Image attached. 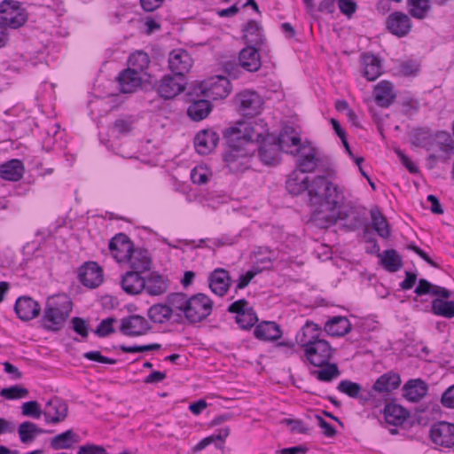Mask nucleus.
Returning a JSON list of instances; mask_svg holds the SVG:
<instances>
[{"label":"nucleus","instance_id":"nucleus-63","mask_svg":"<svg viewBox=\"0 0 454 454\" xmlns=\"http://www.w3.org/2000/svg\"><path fill=\"white\" fill-rule=\"evenodd\" d=\"M77 454H107V452L103 446L95 444H85L80 446Z\"/></svg>","mask_w":454,"mask_h":454},{"label":"nucleus","instance_id":"nucleus-39","mask_svg":"<svg viewBox=\"0 0 454 454\" xmlns=\"http://www.w3.org/2000/svg\"><path fill=\"white\" fill-rule=\"evenodd\" d=\"M301 174L297 170L293 171L286 180V190L292 196H301L305 192L309 195L308 177L301 176Z\"/></svg>","mask_w":454,"mask_h":454},{"label":"nucleus","instance_id":"nucleus-1","mask_svg":"<svg viewBox=\"0 0 454 454\" xmlns=\"http://www.w3.org/2000/svg\"><path fill=\"white\" fill-rule=\"evenodd\" d=\"M264 127L259 123L239 121L226 131L228 145L223 153L225 166L232 173H239L248 169L257 141L262 137Z\"/></svg>","mask_w":454,"mask_h":454},{"label":"nucleus","instance_id":"nucleus-5","mask_svg":"<svg viewBox=\"0 0 454 454\" xmlns=\"http://www.w3.org/2000/svg\"><path fill=\"white\" fill-rule=\"evenodd\" d=\"M424 146L434 160H446L454 154V139L445 131H438L428 137Z\"/></svg>","mask_w":454,"mask_h":454},{"label":"nucleus","instance_id":"nucleus-30","mask_svg":"<svg viewBox=\"0 0 454 454\" xmlns=\"http://www.w3.org/2000/svg\"><path fill=\"white\" fill-rule=\"evenodd\" d=\"M145 291L150 296H160L167 293L168 281L157 272H151L144 278Z\"/></svg>","mask_w":454,"mask_h":454},{"label":"nucleus","instance_id":"nucleus-12","mask_svg":"<svg viewBox=\"0 0 454 454\" xmlns=\"http://www.w3.org/2000/svg\"><path fill=\"white\" fill-rule=\"evenodd\" d=\"M228 311L236 314V323L241 329H249L258 321L254 309L248 306L246 299H240L232 302Z\"/></svg>","mask_w":454,"mask_h":454},{"label":"nucleus","instance_id":"nucleus-29","mask_svg":"<svg viewBox=\"0 0 454 454\" xmlns=\"http://www.w3.org/2000/svg\"><path fill=\"white\" fill-rule=\"evenodd\" d=\"M176 309L169 301V294L166 297V303L152 305L148 309L149 318L156 324H163L169 321Z\"/></svg>","mask_w":454,"mask_h":454},{"label":"nucleus","instance_id":"nucleus-62","mask_svg":"<svg viewBox=\"0 0 454 454\" xmlns=\"http://www.w3.org/2000/svg\"><path fill=\"white\" fill-rule=\"evenodd\" d=\"M340 11L347 17H351L356 11L357 5L354 0H338Z\"/></svg>","mask_w":454,"mask_h":454},{"label":"nucleus","instance_id":"nucleus-53","mask_svg":"<svg viewBox=\"0 0 454 454\" xmlns=\"http://www.w3.org/2000/svg\"><path fill=\"white\" fill-rule=\"evenodd\" d=\"M148 64L149 57L144 51H137L131 54L129 58V68L136 71L137 70L138 73H141L144 69H145Z\"/></svg>","mask_w":454,"mask_h":454},{"label":"nucleus","instance_id":"nucleus-22","mask_svg":"<svg viewBox=\"0 0 454 454\" xmlns=\"http://www.w3.org/2000/svg\"><path fill=\"white\" fill-rule=\"evenodd\" d=\"M337 389L350 398L358 399L359 403L362 404L375 399V395H372V391L363 390L359 383L348 380L340 381Z\"/></svg>","mask_w":454,"mask_h":454},{"label":"nucleus","instance_id":"nucleus-64","mask_svg":"<svg viewBox=\"0 0 454 454\" xmlns=\"http://www.w3.org/2000/svg\"><path fill=\"white\" fill-rule=\"evenodd\" d=\"M441 403L446 408L454 409V385L443 392Z\"/></svg>","mask_w":454,"mask_h":454},{"label":"nucleus","instance_id":"nucleus-55","mask_svg":"<svg viewBox=\"0 0 454 454\" xmlns=\"http://www.w3.org/2000/svg\"><path fill=\"white\" fill-rule=\"evenodd\" d=\"M0 395L8 400L21 399L27 396L28 390L21 386L15 385L3 388Z\"/></svg>","mask_w":454,"mask_h":454},{"label":"nucleus","instance_id":"nucleus-45","mask_svg":"<svg viewBox=\"0 0 454 454\" xmlns=\"http://www.w3.org/2000/svg\"><path fill=\"white\" fill-rule=\"evenodd\" d=\"M210 112L211 104L206 99L195 100L187 109V114L189 117L197 121L205 119Z\"/></svg>","mask_w":454,"mask_h":454},{"label":"nucleus","instance_id":"nucleus-31","mask_svg":"<svg viewBox=\"0 0 454 454\" xmlns=\"http://www.w3.org/2000/svg\"><path fill=\"white\" fill-rule=\"evenodd\" d=\"M126 262L129 264L131 270L145 272L151 270L152 259L145 249L133 248Z\"/></svg>","mask_w":454,"mask_h":454},{"label":"nucleus","instance_id":"nucleus-23","mask_svg":"<svg viewBox=\"0 0 454 454\" xmlns=\"http://www.w3.org/2000/svg\"><path fill=\"white\" fill-rule=\"evenodd\" d=\"M387 27L393 35L403 37L411 31V21L407 14L395 12L387 17Z\"/></svg>","mask_w":454,"mask_h":454},{"label":"nucleus","instance_id":"nucleus-48","mask_svg":"<svg viewBox=\"0 0 454 454\" xmlns=\"http://www.w3.org/2000/svg\"><path fill=\"white\" fill-rule=\"evenodd\" d=\"M379 256L380 257L381 264L390 272H395L403 267L402 257L395 249L385 250L383 254L381 255L379 254Z\"/></svg>","mask_w":454,"mask_h":454},{"label":"nucleus","instance_id":"nucleus-42","mask_svg":"<svg viewBox=\"0 0 454 454\" xmlns=\"http://www.w3.org/2000/svg\"><path fill=\"white\" fill-rule=\"evenodd\" d=\"M79 442V436L72 430H67L51 439L50 445L53 450L71 449Z\"/></svg>","mask_w":454,"mask_h":454},{"label":"nucleus","instance_id":"nucleus-37","mask_svg":"<svg viewBox=\"0 0 454 454\" xmlns=\"http://www.w3.org/2000/svg\"><path fill=\"white\" fill-rule=\"evenodd\" d=\"M118 81L121 92L132 93L141 85L142 78L137 70L128 68L120 74Z\"/></svg>","mask_w":454,"mask_h":454},{"label":"nucleus","instance_id":"nucleus-21","mask_svg":"<svg viewBox=\"0 0 454 454\" xmlns=\"http://www.w3.org/2000/svg\"><path fill=\"white\" fill-rule=\"evenodd\" d=\"M41 309L40 304L29 296L19 297L14 305V310L22 321H30L37 317Z\"/></svg>","mask_w":454,"mask_h":454},{"label":"nucleus","instance_id":"nucleus-61","mask_svg":"<svg viewBox=\"0 0 454 454\" xmlns=\"http://www.w3.org/2000/svg\"><path fill=\"white\" fill-rule=\"evenodd\" d=\"M114 322V318L108 317L102 320L98 325L97 329L94 331L95 334L99 337H106L110 333L114 332L113 327V323Z\"/></svg>","mask_w":454,"mask_h":454},{"label":"nucleus","instance_id":"nucleus-28","mask_svg":"<svg viewBox=\"0 0 454 454\" xmlns=\"http://www.w3.org/2000/svg\"><path fill=\"white\" fill-rule=\"evenodd\" d=\"M145 277L141 276V272L129 270L121 276V286L122 290L130 295H137L143 292L145 288Z\"/></svg>","mask_w":454,"mask_h":454},{"label":"nucleus","instance_id":"nucleus-52","mask_svg":"<svg viewBox=\"0 0 454 454\" xmlns=\"http://www.w3.org/2000/svg\"><path fill=\"white\" fill-rule=\"evenodd\" d=\"M317 379L320 381H332L340 376V372L336 364H329V362L322 366V369L314 372Z\"/></svg>","mask_w":454,"mask_h":454},{"label":"nucleus","instance_id":"nucleus-7","mask_svg":"<svg viewBox=\"0 0 454 454\" xmlns=\"http://www.w3.org/2000/svg\"><path fill=\"white\" fill-rule=\"evenodd\" d=\"M0 17L2 23L11 28H19L27 20V13L22 8L20 2L14 0H4L0 4Z\"/></svg>","mask_w":454,"mask_h":454},{"label":"nucleus","instance_id":"nucleus-9","mask_svg":"<svg viewBox=\"0 0 454 454\" xmlns=\"http://www.w3.org/2000/svg\"><path fill=\"white\" fill-rule=\"evenodd\" d=\"M254 145L258 149V156L262 163L265 165H275L278 161L279 150H281L277 145L276 137L268 133L264 128V133L262 137L259 138V141L254 137Z\"/></svg>","mask_w":454,"mask_h":454},{"label":"nucleus","instance_id":"nucleus-2","mask_svg":"<svg viewBox=\"0 0 454 454\" xmlns=\"http://www.w3.org/2000/svg\"><path fill=\"white\" fill-rule=\"evenodd\" d=\"M320 335L321 328L309 321L296 334V341L302 348L306 360L316 367L326 364L335 352L331 344Z\"/></svg>","mask_w":454,"mask_h":454},{"label":"nucleus","instance_id":"nucleus-17","mask_svg":"<svg viewBox=\"0 0 454 454\" xmlns=\"http://www.w3.org/2000/svg\"><path fill=\"white\" fill-rule=\"evenodd\" d=\"M68 412L67 403L60 398L50 399L43 410V415L48 424H57L66 419Z\"/></svg>","mask_w":454,"mask_h":454},{"label":"nucleus","instance_id":"nucleus-26","mask_svg":"<svg viewBox=\"0 0 454 454\" xmlns=\"http://www.w3.org/2000/svg\"><path fill=\"white\" fill-rule=\"evenodd\" d=\"M400 384L401 378L399 374L394 372H388L376 380L370 391H372V395H374V393L387 395L398 388Z\"/></svg>","mask_w":454,"mask_h":454},{"label":"nucleus","instance_id":"nucleus-35","mask_svg":"<svg viewBox=\"0 0 454 454\" xmlns=\"http://www.w3.org/2000/svg\"><path fill=\"white\" fill-rule=\"evenodd\" d=\"M239 62L240 67L248 72L257 71L261 67L258 50L254 46L244 48L239 52Z\"/></svg>","mask_w":454,"mask_h":454},{"label":"nucleus","instance_id":"nucleus-44","mask_svg":"<svg viewBox=\"0 0 454 454\" xmlns=\"http://www.w3.org/2000/svg\"><path fill=\"white\" fill-rule=\"evenodd\" d=\"M244 38L248 46L256 47L262 44L264 35L262 27L256 21H249L244 29Z\"/></svg>","mask_w":454,"mask_h":454},{"label":"nucleus","instance_id":"nucleus-58","mask_svg":"<svg viewBox=\"0 0 454 454\" xmlns=\"http://www.w3.org/2000/svg\"><path fill=\"white\" fill-rule=\"evenodd\" d=\"M227 435H228V431H226L224 436H222L221 434H217V435L214 434V435L207 436V437L202 439L201 441H200L196 445H194L192 447V451L199 452V451H201L202 450H204L206 447H207L211 443H215L216 442H223L224 438Z\"/></svg>","mask_w":454,"mask_h":454},{"label":"nucleus","instance_id":"nucleus-8","mask_svg":"<svg viewBox=\"0 0 454 454\" xmlns=\"http://www.w3.org/2000/svg\"><path fill=\"white\" fill-rule=\"evenodd\" d=\"M309 196L317 199H338L345 197L342 187L325 176H317L309 183Z\"/></svg>","mask_w":454,"mask_h":454},{"label":"nucleus","instance_id":"nucleus-41","mask_svg":"<svg viewBox=\"0 0 454 454\" xmlns=\"http://www.w3.org/2000/svg\"><path fill=\"white\" fill-rule=\"evenodd\" d=\"M364 75L368 81H375L382 74L380 59L373 54L365 53L363 56Z\"/></svg>","mask_w":454,"mask_h":454},{"label":"nucleus","instance_id":"nucleus-16","mask_svg":"<svg viewBox=\"0 0 454 454\" xmlns=\"http://www.w3.org/2000/svg\"><path fill=\"white\" fill-rule=\"evenodd\" d=\"M430 436L436 445L445 448L454 446V424L440 421L432 426Z\"/></svg>","mask_w":454,"mask_h":454},{"label":"nucleus","instance_id":"nucleus-15","mask_svg":"<svg viewBox=\"0 0 454 454\" xmlns=\"http://www.w3.org/2000/svg\"><path fill=\"white\" fill-rule=\"evenodd\" d=\"M78 278L84 286L96 288L104 280L103 269L95 262H85L79 268Z\"/></svg>","mask_w":454,"mask_h":454},{"label":"nucleus","instance_id":"nucleus-40","mask_svg":"<svg viewBox=\"0 0 454 454\" xmlns=\"http://www.w3.org/2000/svg\"><path fill=\"white\" fill-rule=\"evenodd\" d=\"M409 417V412L401 405L396 403H387L384 408V418L386 423L394 427H398Z\"/></svg>","mask_w":454,"mask_h":454},{"label":"nucleus","instance_id":"nucleus-43","mask_svg":"<svg viewBox=\"0 0 454 454\" xmlns=\"http://www.w3.org/2000/svg\"><path fill=\"white\" fill-rule=\"evenodd\" d=\"M44 433L49 432L38 427L35 423L31 421H24L20 424L18 427V434L20 440L22 443L25 444L32 442L37 435Z\"/></svg>","mask_w":454,"mask_h":454},{"label":"nucleus","instance_id":"nucleus-34","mask_svg":"<svg viewBox=\"0 0 454 454\" xmlns=\"http://www.w3.org/2000/svg\"><path fill=\"white\" fill-rule=\"evenodd\" d=\"M25 172L23 162L18 159L10 160L0 167V176L7 181L16 182L22 178Z\"/></svg>","mask_w":454,"mask_h":454},{"label":"nucleus","instance_id":"nucleus-38","mask_svg":"<svg viewBox=\"0 0 454 454\" xmlns=\"http://www.w3.org/2000/svg\"><path fill=\"white\" fill-rule=\"evenodd\" d=\"M254 334L256 339L262 340H276L281 338L280 326L273 321H263L257 325Z\"/></svg>","mask_w":454,"mask_h":454},{"label":"nucleus","instance_id":"nucleus-46","mask_svg":"<svg viewBox=\"0 0 454 454\" xmlns=\"http://www.w3.org/2000/svg\"><path fill=\"white\" fill-rule=\"evenodd\" d=\"M414 292L419 296L425 294L438 295L442 298H449L450 296V292L449 290L444 287L432 285L429 281L424 278L419 279V285Z\"/></svg>","mask_w":454,"mask_h":454},{"label":"nucleus","instance_id":"nucleus-27","mask_svg":"<svg viewBox=\"0 0 454 454\" xmlns=\"http://www.w3.org/2000/svg\"><path fill=\"white\" fill-rule=\"evenodd\" d=\"M277 145L285 153H294L296 148L301 146V138L296 130L290 126H286L280 132Z\"/></svg>","mask_w":454,"mask_h":454},{"label":"nucleus","instance_id":"nucleus-20","mask_svg":"<svg viewBox=\"0 0 454 454\" xmlns=\"http://www.w3.org/2000/svg\"><path fill=\"white\" fill-rule=\"evenodd\" d=\"M183 80L176 75H165L156 85L157 92L165 99L173 98L184 90Z\"/></svg>","mask_w":454,"mask_h":454},{"label":"nucleus","instance_id":"nucleus-6","mask_svg":"<svg viewBox=\"0 0 454 454\" xmlns=\"http://www.w3.org/2000/svg\"><path fill=\"white\" fill-rule=\"evenodd\" d=\"M311 207H315L314 218L325 225L335 223L339 219H346L348 215L341 210L342 200H310Z\"/></svg>","mask_w":454,"mask_h":454},{"label":"nucleus","instance_id":"nucleus-60","mask_svg":"<svg viewBox=\"0 0 454 454\" xmlns=\"http://www.w3.org/2000/svg\"><path fill=\"white\" fill-rule=\"evenodd\" d=\"M73 330L79 334L82 338H87L89 335V324L88 322L79 317L72 318Z\"/></svg>","mask_w":454,"mask_h":454},{"label":"nucleus","instance_id":"nucleus-51","mask_svg":"<svg viewBox=\"0 0 454 454\" xmlns=\"http://www.w3.org/2000/svg\"><path fill=\"white\" fill-rule=\"evenodd\" d=\"M420 70V64L412 59L402 60L396 67V72L403 76H417Z\"/></svg>","mask_w":454,"mask_h":454},{"label":"nucleus","instance_id":"nucleus-47","mask_svg":"<svg viewBox=\"0 0 454 454\" xmlns=\"http://www.w3.org/2000/svg\"><path fill=\"white\" fill-rule=\"evenodd\" d=\"M372 224L379 236L387 239L390 236V229L386 217L378 208H372L370 211Z\"/></svg>","mask_w":454,"mask_h":454},{"label":"nucleus","instance_id":"nucleus-4","mask_svg":"<svg viewBox=\"0 0 454 454\" xmlns=\"http://www.w3.org/2000/svg\"><path fill=\"white\" fill-rule=\"evenodd\" d=\"M72 312V301L66 294L49 298L41 318L42 326L50 332H59L65 326Z\"/></svg>","mask_w":454,"mask_h":454},{"label":"nucleus","instance_id":"nucleus-33","mask_svg":"<svg viewBox=\"0 0 454 454\" xmlns=\"http://www.w3.org/2000/svg\"><path fill=\"white\" fill-rule=\"evenodd\" d=\"M352 325L346 317L336 316L328 319L325 325V332L332 337H341L348 333Z\"/></svg>","mask_w":454,"mask_h":454},{"label":"nucleus","instance_id":"nucleus-54","mask_svg":"<svg viewBox=\"0 0 454 454\" xmlns=\"http://www.w3.org/2000/svg\"><path fill=\"white\" fill-rule=\"evenodd\" d=\"M212 176L211 171L206 166H196L191 171V179L193 184H204Z\"/></svg>","mask_w":454,"mask_h":454},{"label":"nucleus","instance_id":"nucleus-19","mask_svg":"<svg viewBox=\"0 0 454 454\" xmlns=\"http://www.w3.org/2000/svg\"><path fill=\"white\" fill-rule=\"evenodd\" d=\"M133 249V243L124 233H118L111 239L109 250L118 262H126Z\"/></svg>","mask_w":454,"mask_h":454},{"label":"nucleus","instance_id":"nucleus-10","mask_svg":"<svg viewBox=\"0 0 454 454\" xmlns=\"http://www.w3.org/2000/svg\"><path fill=\"white\" fill-rule=\"evenodd\" d=\"M239 111L247 117H254L259 114L263 106L262 97L254 90H243L235 98Z\"/></svg>","mask_w":454,"mask_h":454},{"label":"nucleus","instance_id":"nucleus-32","mask_svg":"<svg viewBox=\"0 0 454 454\" xmlns=\"http://www.w3.org/2000/svg\"><path fill=\"white\" fill-rule=\"evenodd\" d=\"M374 99L380 107H388L395 99L396 94L393 84L388 81H381L374 87Z\"/></svg>","mask_w":454,"mask_h":454},{"label":"nucleus","instance_id":"nucleus-59","mask_svg":"<svg viewBox=\"0 0 454 454\" xmlns=\"http://www.w3.org/2000/svg\"><path fill=\"white\" fill-rule=\"evenodd\" d=\"M160 348H161V345L159 343H152V344L142 345V346H137V345H135V346L121 345V346H120L121 350L125 353L153 351V350H159Z\"/></svg>","mask_w":454,"mask_h":454},{"label":"nucleus","instance_id":"nucleus-24","mask_svg":"<svg viewBox=\"0 0 454 454\" xmlns=\"http://www.w3.org/2000/svg\"><path fill=\"white\" fill-rule=\"evenodd\" d=\"M219 141L218 134L212 129H202L194 137V146L198 153L205 155L211 153Z\"/></svg>","mask_w":454,"mask_h":454},{"label":"nucleus","instance_id":"nucleus-18","mask_svg":"<svg viewBox=\"0 0 454 454\" xmlns=\"http://www.w3.org/2000/svg\"><path fill=\"white\" fill-rule=\"evenodd\" d=\"M191 55L184 50H173L168 56L169 69L178 77L183 78L192 66Z\"/></svg>","mask_w":454,"mask_h":454},{"label":"nucleus","instance_id":"nucleus-25","mask_svg":"<svg viewBox=\"0 0 454 454\" xmlns=\"http://www.w3.org/2000/svg\"><path fill=\"white\" fill-rule=\"evenodd\" d=\"M209 287L218 296H223L231 285V278L224 269L217 268L209 276Z\"/></svg>","mask_w":454,"mask_h":454},{"label":"nucleus","instance_id":"nucleus-36","mask_svg":"<svg viewBox=\"0 0 454 454\" xmlns=\"http://www.w3.org/2000/svg\"><path fill=\"white\" fill-rule=\"evenodd\" d=\"M427 385L420 379L411 380L403 387V396L413 403L421 400L427 393Z\"/></svg>","mask_w":454,"mask_h":454},{"label":"nucleus","instance_id":"nucleus-14","mask_svg":"<svg viewBox=\"0 0 454 454\" xmlns=\"http://www.w3.org/2000/svg\"><path fill=\"white\" fill-rule=\"evenodd\" d=\"M151 328L145 317L131 315L121 319L120 331L126 336L137 337L146 334Z\"/></svg>","mask_w":454,"mask_h":454},{"label":"nucleus","instance_id":"nucleus-50","mask_svg":"<svg viewBox=\"0 0 454 454\" xmlns=\"http://www.w3.org/2000/svg\"><path fill=\"white\" fill-rule=\"evenodd\" d=\"M409 12L416 19H425L431 10L430 0H408Z\"/></svg>","mask_w":454,"mask_h":454},{"label":"nucleus","instance_id":"nucleus-49","mask_svg":"<svg viewBox=\"0 0 454 454\" xmlns=\"http://www.w3.org/2000/svg\"><path fill=\"white\" fill-rule=\"evenodd\" d=\"M432 312L446 318L454 317V301L435 298L432 301Z\"/></svg>","mask_w":454,"mask_h":454},{"label":"nucleus","instance_id":"nucleus-3","mask_svg":"<svg viewBox=\"0 0 454 454\" xmlns=\"http://www.w3.org/2000/svg\"><path fill=\"white\" fill-rule=\"evenodd\" d=\"M169 301L176 309V315L184 316L192 323H199L212 312L213 301L204 294L188 296L184 293L169 294Z\"/></svg>","mask_w":454,"mask_h":454},{"label":"nucleus","instance_id":"nucleus-57","mask_svg":"<svg viewBox=\"0 0 454 454\" xmlns=\"http://www.w3.org/2000/svg\"><path fill=\"white\" fill-rule=\"evenodd\" d=\"M21 413L26 417L39 419L43 415V410L36 401H29L22 404Z\"/></svg>","mask_w":454,"mask_h":454},{"label":"nucleus","instance_id":"nucleus-11","mask_svg":"<svg viewBox=\"0 0 454 454\" xmlns=\"http://www.w3.org/2000/svg\"><path fill=\"white\" fill-rule=\"evenodd\" d=\"M294 153L298 154L297 166L300 173H310L315 171L320 162V154L317 149L309 144L302 145L296 148Z\"/></svg>","mask_w":454,"mask_h":454},{"label":"nucleus","instance_id":"nucleus-13","mask_svg":"<svg viewBox=\"0 0 454 454\" xmlns=\"http://www.w3.org/2000/svg\"><path fill=\"white\" fill-rule=\"evenodd\" d=\"M231 90L230 81L222 75L211 77L202 83V92L213 100L226 98Z\"/></svg>","mask_w":454,"mask_h":454},{"label":"nucleus","instance_id":"nucleus-56","mask_svg":"<svg viewBox=\"0 0 454 454\" xmlns=\"http://www.w3.org/2000/svg\"><path fill=\"white\" fill-rule=\"evenodd\" d=\"M133 129V119L131 117L119 118L113 125V132L118 135L129 134Z\"/></svg>","mask_w":454,"mask_h":454}]
</instances>
